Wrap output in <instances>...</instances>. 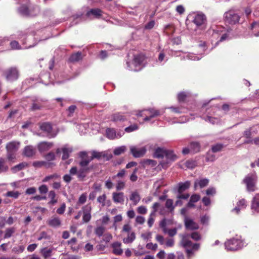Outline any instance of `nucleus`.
Returning a JSON list of instances; mask_svg holds the SVG:
<instances>
[{
  "mask_svg": "<svg viewBox=\"0 0 259 259\" xmlns=\"http://www.w3.org/2000/svg\"><path fill=\"white\" fill-rule=\"evenodd\" d=\"M165 207L168 209L169 211H172L174 209L173 201L170 199H167L165 203Z\"/></svg>",
  "mask_w": 259,
  "mask_h": 259,
  "instance_id": "obj_48",
  "label": "nucleus"
},
{
  "mask_svg": "<svg viewBox=\"0 0 259 259\" xmlns=\"http://www.w3.org/2000/svg\"><path fill=\"white\" fill-rule=\"evenodd\" d=\"M257 177L254 174H249L243 179V182L246 185V189L249 192H253L256 189Z\"/></svg>",
  "mask_w": 259,
  "mask_h": 259,
  "instance_id": "obj_5",
  "label": "nucleus"
},
{
  "mask_svg": "<svg viewBox=\"0 0 259 259\" xmlns=\"http://www.w3.org/2000/svg\"><path fill=\"white\" fill-rule=\"evenodd\" d=\"M87 196L85 193L82 194L80 197H79L77 204H83L87 201Z\"/></svg>",
  "mask_w": 259,
  "mask_h": 259,
  "instance_id": "obj_52",
  "label": "nucleus"
},
{
  "mask_svg": "<svg viewBox=\"0 0 259 259\" xmlns=\"http://www.w3.org/2000/svg\"><path fill=\"white\" fill-rule=\"evenodd\" d=\"M167 60V57L166 56L165 54L163 52H161L158 55L156 63L159 65H162L164 64Z\"/></svg>",
  "mask_w": 259,
  "mask_h": 259,
  "instance_id": "obj_31",
  "label": "nucleus"
},
{
  "mask_svg": "<svg viewBox=\"0 0 259 259\" xmlns=\"http://www.w3.org/2000/svg\"><path fill=\"white\" fill-rule=\"evenodd\" d=\"M134 253L136 256H141L145 253V251L141 246L139 245L138 246V250H135Z\"/></svg>",
  "mask_w": 259,
  "mask_h": 259,
  "instance_id": "obj_58",
  "label": "nucleus"
},
{
  "mask_svg": "<svg viewBox=\"0 0 259 259\" xmlns=\"http://www.w3.org/2000/svg\"><path fill=\"white\" fill-rule=\"evenodd\" d=\"M106 137L110 140L119 139L124 135V132L121 130L116 131L113 128H107L106 131Z\"/></svg>",
  "mask_w": 259,
  "mask_h": 259,
  "instance_id": "obj_8",
  "label": "nucleus"
},
{
  "mask_svg": "<svg viewBox=\"0 0 259 259\" xmlns=\"http://www.w3.org/2000/svg\"><path fill=\"white\" fill-rule=\"evenodd\" d=\"M15 230L14 228H10L8 229H7L5 231V233L4 235V238L7 239L10 238L12 235L15 232Z\"/></svg>",
  "mask_w": 259,
  "mask_h": 259,
  "instance_id": "obj_44",
  "label": "nucleus"
},
{
  "mask_svg": "<svg viewBox=\"0 0 259 259\" xmlns=\"http://www.w3.org/2000/svg\"><path fill=\"white\" fill-rule=\"evenodd\" d=\"M130 199L133 202V204L136 205L140 201L141 197L139 193L137 191H135L131 193Z\"/></svg>",
  "mask_w": 259,
  "mask_h": 259,
  "instance_id": "obj_27",
  "label": "nucleus"
},
{
  "mask_svg": "<svg viewBox=\"0 0 259 259\" xmlns=\"http://www.w3.org/2000/svg\"><path fill=\"white\" fill-rule=\"evenodd\" d=\"M48 224L53 228H58L61 225V221L57 216H53L47 221Z\"/></svg>",
  "mask_w": 259,
  "mask_h": 259,
  "instance_id": "obj_17",
  "label": "nucleus"
},
{
  "mask_svg": "<svg viewBox=\"0 0 259 259\" xmlns=\"http://www.w3.org/2000/svg\"><path fill=\"white\" fill-rule=\"evenodd\" d=\"M53 146V143L50 142H42L38 144L37 147L40 152L47 151Z\"/></svg>",
  "mask_w": 259,
  "mask_h": 259,
  "instance_id": "obj_20",
  "label": "nucleus"
},
{
  "mask_svg": "<svg viewBox=\"0 0 259 259\" xmlns=\"http://www.w3.org/2000/svg\"><path fill=\"white\" fill-rule=\"evenodd\" d=\"M94 249V245L90 243H87L84 246V250L87 251H91Z\"/></svg>",
  "mask_w": 259,
  "mask_h": 259,
  "instance_id": "obj_64",
  "label": "nucleus"
},
{
  "mask_svg": "<svg viewBox=\"0 0 259 259\" xmlns=\"http://www.w3.org/2000/svg\"><path fill=\"white\" fill-rule=\"evenodd\" d=\"M80 156L81 157V160L79 162L80 167L78 169L77 178L81 180H83L87 175L94 168V166L93 165H89V163L92 159L89 158L85 152H81Z\"/></svg>",
  "mask_w": 259,
  "mask_h": 259,
  "instance_id": "obj_1",
  "label": "nucleus"
},
{
  "mask_svg": "<svg viewBox=\"0 0 259 259\" xmlns=\"http://www.w3.org/2000/svg\"><path fill=\"white\" fill-rule=\"evenodd\" d=\"M53 163H49L45 161H34L32 163L33 166L34 167H41L43 166H46V167H49L50 165H53Z\"/></svg>",
  "mask_w": 259,
  "mask_h": 259,
  "instance_id": "obj_32",
  "label": "nucleus"
},
{
  "mask_svg": "<svg viewBox=\"0 0 259 259\" xmlns=\"http://www.w3.org/2000/svg\"><path fill=\"white\" fill-rule=\"evenodd\" d=\"M6 160L4 158H0V173L7 171L8 169V166L5 164Z\"/></svg>",
  "mask_w": 259,
  "mask_h": 259,
  "instance_id": "obj_41",
  "label": "nucleus"
},
{
  "mask_svg": "<svg viewBox=\"0 0 259 259\" xmlns=\"http://www.w3.org/2000/svg\"><path fill=\"white\" fill-rule=\"evenodd\" d=\"M16 153L14 152L7 151V158L10 161H13L16 159Z\"/></svg>",
  "mask_w": 259,
  "mask_h": 259,
  "instance_id": "obj_56",
  "label": "nucleus"
},
{
  "mask_svg": "<svg viewBox=\"0 0 259 259\" xmlns=\"http://www.w3.org/2000/svg\"><path fill=\"white\" fill-rule=\"evenodd\" d=\"M53 250V249L52 248H48L47 247H45L41 249L40 252L42 254L44 257L45 259H47L51 256Z\"/></svg>",
  "mask_w": 259,
  "mask_h": 259,
  "instance_id": "obj_33",
  "label": "nucleus"
},
{
  "mask_svg": "<svg viewBox=\"0 0 259 259\" xmlns=\"http://www.w3.org/2000/svg\"><path fill=\"white\" fill-rule=\"evenodd\" d=\"M112 198L115 203L123 204L124 201V196L123 193L114 192L112 194Z\"/></svg>",
  "mask_w": 259,
  "mask_h": 259,
  "instance_id": "obj_19",
  "label": "nucleus"
},
{
  "mask_svg": "<svg viewBox=\"0 0 259 259\" xmlns=\"http://www.w3.org/2000/svg\"><path fill=\"white\" fill-rule=\"evenodd\" d=\"M35 148L32 146H27L24 148L23 154L27 157H32L35 154Z\"/></svg>",
  "mask_w": 259,
  "mask_h": 259,
  "instance_id": "obj_21",
  "label": "nucleus"
},
{
  "mask_svg": "<svg viewBox=\"0 0 259 259\" xmlns=\"http://www.w3.org/2000/svg\"><path fill=\"white\" fill-rule=\"evenodd\" d=\"M20 195V193L18 191H8L6 194L5 196L7 197H12L14 199H17L19 196Z\"/></svg>",
  "mask_w": 259,
  "mask_h": 259,
  "instance_id": "obj_46",
  "label": "nucleus"
},
{
  "mask_svg": "<svg viewBox=\"0 0 259 259\" xmlns=\"http://www.w3.org/2000/svg\"><path fill=\"white\" fill-rule=\"evenodd\" d=\"M240 17L233 11L230 10L224 14V20L226 23L229 24H235L239 22Z\"/></svg>",
  "mask_w": 259,
  "mask_h": 259,
  "instance_id": "obj_6",
  "label": "nucleus"
},
{
  "mask_svg": "<svg viewBox=\"0 0 259 259\" xmlns=\"http://www.w3.org/2000/svg\"><path fill=\"white\" fill-rule=\"evenodd\" d=\"M39 191L41 194H46L48 191V187L46 185H41L38 188Z\"/></svg>",
  "mask_w": 259,
  "mask_h": 259,
  "instance_id": "obj_63",
  "label": "nucleus"
},
{
  "mask_svg": "<svg viewBox=\"0 0 259 259\" xmlns=\"http://www.w3.org/2000/svg\"><path fill=\"white\" fill-rule=\"evenodd\" d=\"M125 119V116L120 113H116L113 115L112 120L114 121H123Z\"/></svg>",
  "mask_w": 259,
  "mask_h": 259,
  "instance_id": "obj_42",
  "label": "nucleus"
},
{
  "mask_svg": "<svg viewBox=\"0 0 259 259\" xmlns=\"http://www.w3.org/2000/svg\"><path fill=\"white\" fill-rule=\"evenodd\" d=\"M126 148L125 146H122L120 147H116L114 150V154L115 155H119L123 153L125 150Z\"/></svg>",
  "mask_w": 259,
  "mask_h": 259,
  "instance_id": "obj_43",
  "label": "nucleus"
},
{
  "mask_svg": "<svg viewBox=\"0 0 259 259\" xmlns=\"http://www.w3.org/2000/svg\"><path fill=\"white\" fill-rule=\"evenodd\" d=\"M83 216L82 221L83 223H88L91 219L92 207L90 204H87L82 208Z\"/></svg>",
  "mask_w": 259,
  "mask_h": 259,
  "instance_id": "obj_12",
  "label": "nucleus"
},
{
  "mask_svg": "<svg viewBox=\"0 0 259 259\" xmlns=\"http://www.w3.org/2000/svg\"><path fill=\"white\" fill-rule=\"evenodd\" d=\"M19 12L23 16L33 17L39 13L40 9L37 6L23 5L19 8Z\"/></svg>",
  "mask_w": 259,
  "mask_h": 259,
  "instance_id": "obj_3",
  "label": "nucleus"
},
{
  "mask_svg": "<svg viewBox=\"0 0 259 259\" xmlns=\"http://www.w3.org/2000/svg\"><path fill=\"white\" fill-rule=\"evenodd\" d=\"M45 157L48 161H51L55 159L56 156L54 153L49 152L45 155Z\"/></svg>",
  "mask_w": 259,
  "mask_h": 259,
  "instance_id": "obj_55",
  "label": "nucleus"
},
{
  "mask_svg": "<svg viewBox=\"0 0 259 259\" xmlns=\"http://www.w3.org/2000/svg\"><path fill=\"white\" fill-rule=\"evenodd\" d=\"M82 58L81 53L80 52H77L74 54H73L70 57L69 60L71 62H77L81 60Z\"/></svg>",
  "mask_w": 259,
  "mask_h": 259,
  "instance_id": "obj_40",
  "label": "nucleus"
},
{
  "mask_svg": "<svg viewBox=\"0 0 259 259\" xmlns=\"http://www.w3.org/2000/svg\"><path fill=\"white\" fill-rule=\"evenodd\" d=\"M27 163L25 162H22L14 166L12 168V170H13V172H16L24 169V168L27 167Z\"/></svg>",
  "mask_w": 259,
  "mask_h": 259,
  "instance_id": "obj_36",
  "label": "nucleus"
},
{
  "mask_svg": "<svg viewBox=\"0 0 259 259\" xmlns=\"http://www.w3.org/2000/svg\"><path fill=\"white\" fill-rule=\"evenodd\" d=\"M193 22L197 26H201L205 24L206 22V17L204 14L202 13H198L195 15Z\"/></svg>",
  "mask_w": 259,
  "mask_h": 259,
  "instance_id": "obj_13",
  "label": "nucleus"
},
{
  "mask_svg": "<svg viewBox=\"0 0 259 259\" xmlns=\"http://www.w3.org/2000/svg\"><path fill=\"white\" fill-rule=\"evenodd\" d=\"M176 159V156L174 154L172 151L165 150L163 160L160 162L163 168H166L167 164L174 161Z\"/></svg>",
  "mask_w": 259,
  "mask_h": 259,
  "instance_id": "obj_9",
  "label": "nucleus"
},
{
  "mask_svg": "<svg viewBox=\"0 0 259 259\" xmlns=\"http://www.w3.org/2000/svg\"><path fill=\"white\" fill-rule=\"evenodd\" d=\"M189 96V94L185 92H182L179 93V102H184L187 98Z\"/></svg>",
  "mask_w": 259,
  "mask_h": 259,
  "instance_id": "obj_47",
  "label": "nucleus"
},
{
  "mask_svg": "<svg viewBox=\"0 0 259 259\" xmlns=\"http://www.w3.org/2000/svg\"><path fill=\"white\" fill-rule=\"evenodd\" d=\"M251 207L252 209L259 212V194H256L253 198Z\"/></svg>",
  "mask_w": 259,
  "mask_h": 259,
  "instance_id": "obj_26",
  "label": "nucleus"
},
{
  "mask_svg": "<svg viewBox=\"0 0 259 259\" xmlns=\"http://www.w3.org/2000/svg\"><path fill=\"white\" fill-rule=\"evenodd\" d=\"M136 115L143 117V121H149L150 120L160 114L159 111L153 109H144L136 112Z\"/></svg>",
  "mask_w": 259,
  "mask_h": 259,
  "instance_id": "obj_4",
  "label": "nucleus"
},
{
  "mask_svg": "<svg viewBox=\"0 0 259 259\" xmlns=\"http://www.w3.org/2000/svg\"><path fill=\"white\" fill-rule=\"evenodd\" d=\"M241 242L236 239H231L225 243L226 248L231 251H235L240 248Z\"/></svg>",
  "mask_w": 259,
  "mask_h": 259,
  "instance_id": "obj_10",
  "label": "nucleus"
},
{
  "mask_svg": "<svg viewBox=\"0 0 259 259\" xmlns=\"http://www.w3.org/2000/svg\"><path fill=\"white\" fill-rule=\"evenodd\" d=\"M11 47L13 49H16V50H20V49H27L31 47V46H29L28 47H21L19 45V44L18 41L14 40L12 41L10 44Z\"/></svg>",
  "mask_w": 259,
  "mask_h": 259,
  "instance_id": "obj_38",
  "label": "nucleus"
},
{
  "mask_svg": "<svg viewBox=\"0 0 259 259\" xmlns=\"http://www.w3.org/2000/svg\"><path fill=\"white\" fill-rule=\"evenodd\" d=\"M56 193L54 191L51 190L49 191L48 194V197L50 199V200L48 202V204L50 205H54L56 203H57L58 200L56 198Z\"/></svg>",
  "mask_w": 259,
  "mask_h": 259,
  "instance_id": "obj_28",
  "label": "nucleus"
},
{
  "mask_svg": "<svg viewBox=\"0 0 259 259\" xmlns=\"http://www.w3.org/2000/svg\"><path fill=\"white\" fill-rule=\"evenodd\" d=\"M165 150L161 148H157L154 153V157L157 158L164 159Z\"/></svg>",
  "mask_w": 259,
  "mask_h": 259,
  "instance_id": "obj_29",
  "label": "nucleus"
},
{
  "mask_svg": "<svg viewBox=\"0 0 259 259\" xmlns=\"http://www.w3.org/2000/svg\"><path fill=\"white\" fill-rule=\"evenodd\" d=\"M200 199V196L199 194H194L192 195L189 201L187 204V207H194L195 206V205L194 204V203L197 202Z\"/></svg>",
  "mask_w": 259,
  "mask_h": 259,
  "instance_id": "obj_23",
  "label": "nucleus"
},
{
  "mask_svg": "<svg viewBox=\"0 0 259 259\" xmlns=\"http://www.w3.org/2000/svg\"><path fill=\"white\" fill-rule=\"evenodd\" d=\"M5 75L9 81H13L19 77V71L16 67H11L6 70Z\"/></svg>",
  "mask_w": 259,
  "mask_h": 259,
  "instance_id": "obj_7",
  "label": "nucleus"
},
{
  "mask_svg": "<svg viewBox=\"0 0 259 259\" xmlns=\"http://www.w3.org/2000/svg\"><path fill=\"white\" fill-rule=\"evenodd\" d=\"M106 199V196L105 194H104L98 197L97 201L99 203L102 204V206H104L105 205Z\"/></svg>",
  "mask_w": 259,
  "mask_h": 259,
  "instance_id": "obj_53",
  "label": "nucleus"
},
{
  "mask_svg": "<svg viewBox=\"0 0 259 259\" xmlns=\"http://www.w3.org/2000/svg\"><path fill=\"white\" fill-rule=\"evenodd\" d=\"M184 222L185 227L187 229L193 230L199 228L198 225L187 216H185Z\"/></svg>",
  "mask_w": 259,
  "mask_h": 259,
  "instance_id": "obj_16",
  "label": "nucleus"
},
{
  "mask_svg": "<svg viewBox=\"0 0 259 259\" xmlns=\"http://www.w3.org/2000/svg\"><path fill=\"white\" fill-rule=\"evenodd\" d=\"M137 212L140 214H144L147 213V209L144 206H140L137 208Z\"/></svg>",
  "mask_w": 259,
  "mask_h": 259,
  "instance_id": "obj_59",
  "label": "nucleus"
},
{
  "mask_svg": "<svg viewBox=\"0 0 259 259\" xmlns=\"http://www.w3.org/2000/svg\"><path fill=\"white\" fill-rule=\"evenodd\" d=\"M121 244L119 242H114L112 245L113 252L116 255H120L122 253L123 250L121 248Z\"/></svg>",
  "mask_w": 259,
  "mask_h": 259,
  "instance_id": "obj_25",
  "label": "nucleus"
},
{
  "mask_svg": "<svg viewBox=\"0 0 259 259\" xmlns=\"http://www.w3.org/2000/svg\"><path fill=\"white\" fill-rule=\"evenodd\" d=\"M102 152L93 151L92 152V156L91 157H89V159H92V160L94 158H102Z\"/></svg>",
  "mask_w": 259,
  "mask_h": 259,
  "instance_id": "obj_54",
  "label": "nucleus"
},
{
  "mask_svg": "<svg viewBox=\"0 0 259 259\" xmlns=\"http://www.w3.org/2000/svg\"><path fill=\"white\" fill-rule=\"evenodd\" d=\"M102 155V158L106 160H109L112 157V154L109 151H103Z\"/></svg>",
  "mask_w": 259,
  "mask_h": 259,
  "instance_id": "obj_49",
  "label": "nucleus"
},
{
  "mask_svg": "<svg viewBox=\"0 0 259 259\" xmlns=\"http://www.w3.org/2000/svg\"><path fill=\"white\" fill-rule=\"evenodd\" d=\"M136 239V235L134 232H131L128 234L127 237L123 239V242L125 244L132 243Z\"/></svg>",
  "mask_w": 259,
  "mask_h": 259,
  "instance_id": "obj_34",
  "label": "nucleus"
},
{
  "mask_svg": "<svg viewBox=\"0 0 259 259\" xmlns=\"http://www.w3.org/2000/svg\"><path fill=\"white\" fill-rule=\"evenodd\" d=\"M181 244L186 249L188 255H191L193 253L191 249L192 242L190 240L183 238Z\"/></svg>",
  "mask_w": 259,
  "mask_h": 259,
  "instance_id": "obj_18",
  "label": "nucleus"
},
{
  "mask_svg": "<svg viewBox=\"0 0 259 259\" xmlns=\"http://www.w3.org/2000/svg\"><path fill=\"white\" fill-rule=\"evenodd\" d=\"M103 12L98 8L92 9L88 11L86 16L90 19H99L102 17Z\"/></svg>",
  "mask_w": 259,
  "mask_h": 259,
  "instance_id": "obj_11",
  "label": "nucleus"
},
{
  "mask_svg": "<svg viewBox=\"0 0 259 259\" xmlns=\"http://www.w3.org/2000/svg\"><path fill=\"white\" fill-rule=\"evenodd\" d=\"M146 247L148 249L156 250L157 249L158 245L156 243L153 244L152 243H148L146 244Z\"/></svg>",
  "mask_w": 259,
  "mask_h": 259,
  "instance_id": "obj_61",
  "label": "nucleus"
},
{
  "mask_svg": "<svg viewBox=\"0 0 259 259\" xmlns=\"http://www.w3.org/2000/svg\"><path fill=\"white\" fill-rule=\"evenodd\" d=\"M41 130L46 132L49 137H53L54 136L52 134V127L51 124L48 122L43 123L40 126Z\"/></svg>",
  "mask_w": 259,
  "mask_h": 259,
  "instance_id": "obj_22",
  "label": "nucleus"
},
{
  "mask_svg": "<svg viewBox=\"0 0 259 259\" xmlns=\"http://www.w3.org/2000/svg\"><path fill=\"white\" fill-rule=\"evenodd\" d=\"M65 209L66 204L63 203L61 205L60 207L57 209V213L59 214H62L65 212Z\"/></svg>",
  "mask_w": 259,
  "mask_h": 259,
  "instance_id": "obj_60",
  "label": "nucleus"
},
{
  "mask_svg": "<svg viewBox=\"0 0 259 259\" xmlns=\"http://www.w3.org/2000/svg\"><path fill=\"white\" fill-rule=\"evenodd\" d=\"M209 181L207 179H203L200 180H196L195 182L194 188H196L197 185H199L200 188L206 186L208 184Z\"/></svg>",
  "mask_w": 259,
  "mask_h": 259,
  "instance_id": "obj_35",
  "label": "nucleus"
},
{
  "mask_svg": "<svg viewBox=\"0 0 259 259\" xmlns=\"http://www.w3.org/2000/svg\"><path fill=\"white\" fill-rule=\"evenodd\" d=\"M224 147V145L222 144H217L215 145H213L211 147V150L212 152L216 153L222 151Z\"/></svg>",
  "mask_w": 259,
  "mask_h": 259,
  "instance_id": "obj_45",
  "label": "nucleus"
},
{
  "mask_svg": "<svg viewBox=\"0 0 259 259\" xmlns=\"http://www.w3.org/2000/svg\"><path fill=\"white\" fill-rule=\"evenodd\" d=\"M126 64L129 70L140 71L145 66V57L141 54L135 55L133 61L131 62H127Z\"/></svg>",
  "mask_w": 259,
  "mask_h": 259,
  "instance_id": "obj_2",
  "label": "nucleus"
},
{
  "mask_svg": "<svg viewBox=\"0 0 259 259\" xmlns=\"http://www.w3.org/2000/svg\"><path fill=\"white\" fill-rule=\"evenodd\" d=\"M138 126L136 124L131 125L125 128V132L127 133H131L138 130Z\"/></svg>",
  "mask_w": 259,
  "mask_h": 259,
  "instance_id": "obj_57",
  "label": "nucleus"
},
{
  "mask_svg": "<svg viewBox=\"0 0 259 259\" xmlns=\"http://www.w3.org/2000/svg\"><path fill=\"white\" fill-rule=\"evenodd\" d=\"M58 178V175L57 174H53L50 176H48L46 177L42 180L43 182H46L49 181L50 180L53 179H57Z\"/></svg>",
  "mask_w": 259,
  "mask_h": 259,
  "instance_id": "obj_62",
  "label": "nucleus"
},
{
  "mask_svg": "<svg viewBox=\"0 0 259 259\" xmlns=\"http://www.w3.org/2000/svg\"><path fill=\"white\" fill-rule=\"evenodd\" d=\"M131 152L135 157H140L143 156L146 152V149L145 147L138 148L132 146L130 148Z\"/></svg>",
  "mask_w": 259,
  "mask_h": 259,
  "instance_id": "obj_14",
  "label": "nucleus"
},
{
  "mask_svg": "<svg viewBox=\"0 0 259 259\" xmlns=\"http://www.w3.org/2000/svg\"><path fill=\"white\" fill-rule=\"evenodd\" d=\"M185 165L187 168L193 169L197 166V162L192 159H189L185 162Z\"/></svg>",
  "mask_w": 259,
  "mask_h": 259,
  "instance_id": "obj_39",
  "label": "nucleus"
},
{
  "mask_svg": "<svg viewBox=\"0 0 259 259\" xmlns=\"http://www.w3.org/2000/svg\"><path fill=\"white\" fill-rule=\"evenodd\" d=\"M20 143L16 142H12L7 145V151L16 152L19 148Z\"/></svg>",
  "mask_w": 259,
  "mask_h": 259,
  "instance_id": "obj_24",
  "label": "nucleus"
},
{
  "mask_svg": "<svg viewBox=\"0 0 259 259\" xmlns=\"http://www.w3.org/2000/svg\"><path fill=\"white\" fill-rule=\"evenodd\" d=\"M190 150L192 152L194 153L199 152L200 150V145L199 142H192L190 143L189 145Z\"/></svg>",
  "mask_w": 259,
  "mask_h": 259,
  "instance_id": "obj_30",
  "label": "nucleus"
},
{
  "mask_svg": "<svg viewBox=\"0 0 259 259\" xmlns=\"http://www.w3.org/2000/svg\"><path fill=\"white\" fill-rule=\"evenodd\" d=\"M104 231L105 228L103 226H99L97 227L95 229V233L99 237L102 236Z\"/></svg>",
  "mask_w": 259,
  "mask_h": 259,
  "instance_id": "obj_50",
  "label": "nucleus"
},
{
  "mask_svg": "<svg viewBox=\"0 0 259 259\" xmlns=\"http://www.w3.org/2000/svg\"><path fill=\"white\" fill-rule=\"evenodd\" d=\"M125 186V182L121 181V180H118L117 181V184L116 186V190L119 191L122 190L124 188Z\"/></svg>",
  "mask_w": 259,
  "mask_h": 259,
  "instance_id": "obj_51",
  "label": "nucleus"
},
{
  "mask_svg": "<svg viewBox=\"0 0 259 259\" xmlns=\"http://www.w3.org/2000/svg\"><path fill=\"white\" fill-rule=\"evenodd\" d=\"M61 151L63 153L62 155V159L65 160L68 158L69 157V154L72 152V148L71 147H69L67 145L64 146L61 148H58L56 150V153L57 154H59L61 152Z\"/></svg>",
  "mask_w": 259,
  "mask_h": 259,
  "instance_id": "obj_15",
  "label": "nucleus"
},
{
  "mask_svg": "<svg viewBox=\"0 0 259 259\" xmlns=\"http://www.w3.org/2000/svg\"><path fill=\"white\" fill-rule=\"evenodd\" d=\"M190 186V181H186L185 183H179V193H182L189 188Z\"/></svg>",
  "mask_w": 259,
  "mask_h": 259,
  "instance_id": "obj_37",
  "label": "nucleus"
}]
</instances>
